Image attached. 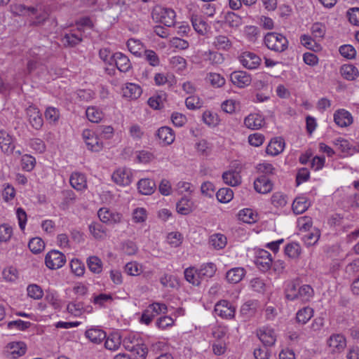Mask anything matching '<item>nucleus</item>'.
<instances>
[{
    "label": "nucleus",
    "instance_id": "nucleus-1",
    "mask_svg": "<svg viewBox=\"0 0 359 359\" xmlns=\"http://www.w3.org/2000/svg\"><path fill=\"white\" fill-rule=\"evenodd\" d=\"M151 16L154 21L162 23L167 27L175 25V13L171 8L156 6L153 8Z\"/></svg>",
    "mask_w": 359,
    "mask_h": 359
},
{
    "label": "nucleus",
    "instance_id": "nucleus-2",
    "mask_svg": "<svg viewBox=\"0 0 359 359\" xmlns=\"http://www.w3.org/2000/svg\"><path fill=\"white\" fill-rule=\"evenodd\" d=\"M267 48L278 53H282L288 48V41L285 36L276 32H269L264 37Z\"/></svg>",
    "mask_w": 359,
    "mask_h": 359
},
{
    "label": "nucleus",
    "instance_id": "nucleus-3",
    "mask_svg": "<svg viewBox=\"0 0 359 359\" xmlns=\"http://www.w3.org/2000/svg\"><path fill=\"white\" fill-rule=\"evenodd\" d=\"M82 136L88 149L91 151L99 152L103 149V142L95 132L86 129L83 131Z\"/></svg>",
    "mask_w": 359,
    "mask_h": 359
},
{
    "label": "nucleus",
    "instance_id": "nucleus-4",
    "mask_svg": "<svg viewBox=\"0 0 359 359\" xmlns=\"http://www.w3.org/2000/svg\"><path fill=\"white\" fill-rule=\"evenodd\" d=\"M66 262L64 254L58 250H51L45 258V263L48 268L50 269H57L62 267Z\"/></svg>",
    "mask_w": 359,
    "mask_h": 359
},
{
    "label": "nucleus",
    "instance_id": "nucleus-5",
    "mask_svg": "<svg viewBox=\"0 0 359 359\" xmlns=\"http://www.w3.org/2000/svg\"><path fill=\"white\" fill-rule=\"evenodd\" d=\"M27 346L24 342H11L5 348V355L6 357H11L15 359L25 354Z\"/></svg>",
    "mask_w": 359,
    "mask_h": 359
},
{
    "label": "nucleus",
    "instance_id": "nucleus-6",
    "mask_svg": "<svg viewBox=\"0 0 359 359\" xmlns=\"http://www.w3.org/2000/svg\"><path fill=\"white\" fill-rule=\"evenodd\" d=\"M241 63L247 69H253L259 67L261 58L254 53L244 52L239 57Z\"/></svg>",
    "mask_w": 359,
    "mask_h": 359
},
{
    "label": "nucleus",
    "instance_id": "nucleus-7",
    "mask_svg": "<svg viewBox=\"0 0 359 359\" xmlns=\"http://www.w3.org/2000/svg\"><path fill=\"white\" fill-rule=\"evenodd\" d=\"M215 313L225 318H231L235 315V308L226 300H222L215 306Z\"/></svg>",
    "mask_w": 359,
    "mask_h": 359
},
{
    "label": "nucleus",
    "instance_id": "nucleus-8",
    "mask_svg": "<svg viewBox=\"0 0 359 359\" xmlns=\"http://www.w3.org/2000/svg\"><path fill=\"white\" fill-rule=\"evenodd\" d=\"M231 81L238 88H244L251 83V76L243 71H235L230 75Z\"/></svg>",
    "mask_w": 359,
    "mask_h": 359
},
{
    "label": "nucleus",
    "instance_id": "nucleus-9",
    "mask_svg": "<svg viewBox=\"0 0 359 359\" xmlns=\"http://www.w3.org/2000/svg\"><path fill=\"white\" fill-rule=\"evenodd\" d=\"M115 183L119 185H129L132 181V174L130 170L126 168H118L111 176Z\"/></svg>",
    "mask_w": 359,
    "mask_h": 359
},
{
    "label": "nucleus",
    "instance_id": "nucleus-10",
    "mask_svg": "<svg viewBox=\"0 0 359 359\" xmlns=\"http://www.w3.org/2000/svg\"><path fill=\"white\" fill-rule=\"evenodd\" d=\"M26 111L32 126L36 130L40 129L43 126V118L39 109L35 107L29 106Z\"/></svg>",
    "mask_w": 359,
    "mask_h": 359
},
{
    "label": "nucleus",
    "instance_id": "nucleus-11",
    "mask_svg": "<svg viewBox=\"0 0 359 359\" xmlns=\"http://www.w3.org/2000/svg\"><path fill=\"white\" fill-rule=\"evenodd\" d=\"M284 148V139L280 137H277L271 139L266 147V152L267 154L271 156H277L283 151Z\"/></svg>",
    "mask_w": 359,
    "mask_h": 359
},
{
    "label": "nucleus",
    "instance_id": "nucleus-12",
    "mask_svg": "<svg viewBox=\"0 0 359 359\" xmlns=\"http://www.w3.org/2000/svg\"><path fill=\"white\" fill-rule=\"evenodd\" d=\"M0 148L7 154H13L15 146L13 137L5 131H0Z\"/></svg>",
    "mask_w": 359,
    "mask_h": 359
},
{
    "label": "nucleus",
    "instance_id": "nucleus-13",
    "mask_svg": "<svg viewBox=\"0 0 359 359\" xmlns=\"http://www.w3.org/2000/svg\"><path fill=\"white\" fill-rule=\"evenodd\" d=\"M254 187L259 193L267 194L272 190L273 184L266 175H262L255 180Z\"/></svg>",
    "mask_w": 359,
    "mask_h": 359
},
{
    "label": "nucleus",
    "instance_id": "nucleus-14",
    "mask_svg": "<svg viewBox=\"0 0 359 359\" xmlns=\"http://www.w3.org/2000/svg\"><path fill=\"white\" fill-rule=\"evenodd\" d=\"M110 60L114 62L116 67L121 72H126L131 68L129 59L121 53H116L110 57Z\"/></svg>",
    "mask_w": 359,
    "mask_h": 359
},
{
    "label": "nucleus",
    "instance_id": "nucleus-15",
    "mask_svg": "<svg viewBox=\"0 0 359 359\" xmlns=\"http://www.w3.org/2000/svg\"><path fill=\"white\" fill-rule=\"evenodd\" d=\"M334 121L340 127H346L353 123L351 114L345 109H339L334 114Z\"/></svg>",
    "mask_w": 359,
    "mask_h": 359
},
{
    "label": "nucleus",
    "instance_id": "nucleus-16",
    "mask_svg": "<svg viewBox=\"0 0 359 359\" xmlns=\"http://www.w3.org/2000/svg\"><path fill=\"white\" fill-rule=\"evenodd\" d=\"M327 344L333 352H340L346 347V341L343 335L336 334L330 337Z\"/></svg>",
    "mask_w": 359,
    "mask_h": 359
},
{
    "label": "nucleus",
    "instance_id": "nucleus-17",
    "mask_svg": "<svg viewBox=\"0 0 359 359\" xmlns=\"http://www.w3.org/2000/svg\"><path fill=\"white\" fill-rule=\"evenodd\" d=\"M257 337L263 344L266 346H271L274 345L276 337L273 330L264 328L257 332Z\"/></svg>",
    "mask_w": 359,
    "mask_h": 359
},
{
    "label": "nucleus",
    "instance_id": "nucleus-18",
    "mask_svg": "<svg viewBox=\"0 0 359 359\" xmlns=\"http://www.w3.org/2000/svg\"><path fill=\"white\" fill-rule=\"evenodd\" d=\"M264 118L258 114H250L244 120L245 126L252 130L259 129L264 123Z\"/></svg>",
    "mask_w": 359,
    "mask_h": 359
},
{
    "label": "nucleus",
    "instance_id": "nucleus-19",
    "mask_svg": "<svg viewBox=\"0 0 359 359\" xmlns=\"http://www.w3.org/2000/svg\"><path fill=\"white\" fill-rule=\"evenodd\" d=\"M156 183L149 179H142L137 182V189L142 195H151L156 189Z\"/></svg>",
    "mask_w": 359,
    "mask_h": 359
},
{
    "label": "nucleus",
    "instance_id": "nucleus-20",
    "mask_svg": "<svg viewBox=\"0 0 359 359\" xmlns=\"http://www.w3.org/2000/svg\"><path fill=\"white\" fill-rule=\"evenodd\" d=\"M85 336L94 344H100L106 338V333L98 328H90L86 331Z\"/></svg>",
    "mask_w": 359,
    "mask_h": 359
},
{
    "label": "nucleus",
    "instance_id": "nucleus-21",
    "mask_svg": "<svg viewBox=\"0 0 359 359\" xmlns=\"http://www.w3.org/2000/svg\"><path fill=\"white\" fill-rule=\"evenodd\" d=\"M142 90L140 86L135 83H128L125 88H123V95L124 97L131 100L137 99L142 94Z\"/></svg>",
    "mask_w": 359,
    "mask_h": 359
},
{
    "label": "nucleus",
    "instance_id": "nucleus-22",
    "mask_svg": "<svg viewBox=\"0 0 359 359\" xmlns=\"http://www.w3.org/2000/svg\"><path fill=\"white\" fill-rule=\"evenodd\" d=\"M222 179L228 185L231 187L238 186L241 182V177L239 172L236 170H228L222 175Z\"/></svg>",
    "mask_w": 359,
    "mask_h": 359
},
{
    "label": "nucleus",
    "instance_id": "nucleus-23",
    "mask_svg": "<svg viewBox=\"0 0 359 359\" xmlns=\"http://www.w3.org/2000/svg\"><path fill=\"white\" fill-rule=\"evenodd\" d=\"M310 206V202L307 198L304 196L297 197L292 203V210L297 214H302Z\"/></svg>",
    "mask_w": 359,
    "mask_h": 359
},
{
    "label": "nucleus",
    "instance_id": "nucleus-24",
    "mask_svg": "<svg viewBox=\"0 0 359 359\" xmlns=\"http://www.w3.org/2000/svg\"><path fill=\"white\" fill-rule=\"evenodd\" d=\"M245 273V271L243 268H233L228 271L226 275V278L229 283H238L243 279Z\"/></svg>",
    "mask_w": 359,
    "mask_h": 359
},
{
    "label": "nucleus",
    "instance_id": "nucleus-25",
    "mask_svg": "<svg viewBox=\"0 0 359 359\" xmlns=\"http://www.w3.org/2000/svg\"><path fill=\"white\" fill-rule=\"evenodd\" d=\"M105 339L104 346L110 351L117 350L121 344V337L117 332L110 334Z\"/></svg>",
    "mask_w": 359,
    "mask_h": 359
},
{
    "label": "nucleus",
    "instance_id": "nucleus-26",
    "mask_svg": "<svg viewBox=\"0 0 359 359\" xmlns=\"http://www.w3.org/2000/svg\"><path fill=\"white\" fill-rule=\"evenodd\" d=\"M184 274L186 280L193 285L198 286L201 284V280L198 277V269L195 267L191 266L186 269Z\"/></svg>",
    "mask_w": 359,
    "mask_h": 359
},
{
    "label": "nucleus",
    "instance_id": "nucleus-27",
    "mask_svg": "<svg viewBox=\"0 0 359 359\" xmlns=\"http://www.w3.org/2000/svg\"><path fill=\"white\" fill-rule=\"evenodd\" d=\"M178 213L187 215L191 213L194 210L193 202L187 198H182L176 205Z\"/></svg>",
    "mask_w": 359,
    "mask_h": 359
},
{
    "label": "nucleus",
    "instance_id": "nucleus-28",
    "mask_svg": "<svg viewBox=\"0 0 359 359\" xmlns=\"http://www.w3.org/2000/svg\"><path fill=\"white\" fill-rule=\"evenodd\" d=\"M217 271L216 265L212 262L204 264L198 269V277L202 280L203 278H212Z\"/></svg>",
    "mask_w": 359,
    "mask_h": 359
},
{
    "label": "nucleus",
    "instance_id": "nucleus-29",
    "mask_svg": "<svg viewBox=\"0 0 359 359\" xmlns=\"http://www.w3.org/2000/svg\"><path fill=\"white\" fill-rule=\"evenodd\" d=\"M158 137L166 144H170L175 140L172 130L169 127H161L157 131Z\"/></svg>",
    "mask_w": 359,
    "mask_h": 359
},
{
    "label": "nucleus",
    "instance_id": "nucleus-30",
    "mask_svg": "<svg viewBox=\"0 0 359 359\" xmlns=\"http://www.w3.org/2000/svg\"><path fill=\"white\" fill-rule=\"evenodd\" d=\"M238 219L243 222L252 224L257 221L258 215L250 208H245L238 212Z\"/></svg>",
    "mask_w": 359,
    "mask_h": 359
},
{
    "label": "nucleus",
    "instance_id": "nucleus-31",
    "mask_svg": "<svg viewBox=\"0 0 359 359\" xmlns=\"http://www.w3.org/2000/svg\"><path fill=\"white\" fill-rule=\"evenodd\" d=\"M69 182L72 187L76 190H82L86 187L85 175L81 173L74 172L72 174Z\"/></svg>",
    "mask_w": 359,
    "mask_h": 359
},
{
    "label": "nucleus",
    "instance_id": "nucleus-32",
    "mask_svg": "<svg viewBox=\"0 0 359 359\" xmlns=\"http://www.w3.org/2000/svg\"><path fill=\"white\" fill-rule=\"evenodd\" d=\"M213 46L217 50H229L232 47V42L228 36L218 35L214 39Z\"/></svg>",
    "mask_w": 359,
    "mask_h": 359
},
{
    "label": "nucleus",
    "instance_id": "nucleus-33",
    "mask_svg": "<svg viewBox=\"0 0 359 359\" xmlns=\"http://www.w3.org/2000/svg\"><path fill=\"white\" fill-rule=\"evenodd\" d=\"M340 72L341 76L348 81L355 79L359 74L358 69L353 65H344L341 67Z\"/></svg>",
    "mask_w": 359,
    "mask_h": 359
},
{
    "label": "nucleus",
    "instance_id": "nucleus-34",
    "mask_svg": "<svg viewBox=\"0 0 359 359\" xmlns=\"http://www.w3.org/2000/svg\"><path fill=\"white\" fill-rule=\"evenodd\" d=\"M87 265L90 271L94 273H100L102 270V262L97 256H90L87 259Z\"/></svg>",
    "mask_w": 359,
    "mask_h": 359
},
{
    "label": "nucleus",
    "instance_id": "nucleus-35",
    "mask_svg": "<svg viewBox=\"0 0 359 359\" xmlns=\"http://www.w3.org/2000/svg\"><path fill=\"white\" fill-rule=\"evenodd\" d=\"M194 29L200 34H204L207 29V23L201 16L193 15L191 18Z\"/></svg>",
    "mask_w": 359,
    "mask_h": 359
},
{
    "label": "nucleus",
    "instance_id": "nucleus-36",
    "mask_svg": "<svg viewBox=\"0 0 359 359\" xmlns=\"http://www.w3.org/2000/svg\"><path fill=\"white\" fill-rule=\"evenodd\" d=\"M226 238L223 234L215 233L210 236L209 243L217 250L224 248L226 245Z\"/></svg>",
    "mask_w": 359,
    "mask_h": 359
},
{
    "label": "nucleus",
    "instance_id": "nucleus-37",
    "mask_svg": "<svg viewBox=\"0 0 359 359\" xmlns=\"http://www.w3.org/2000/svg\"><path fill=\"white\" fill-rule=\"evenodd\" d=\"M224 22L231 28H237L242 25V18L233 12H228Z\"/></svg>",
    "mask_w": 359,
    "mask_h": 359
},
{
    "label": "nucleus",
    "instance_id": "nucleus-38",
    "mask_svg": "<svg viewBox=\"0 0 359 359\" xmlns=\"http://www.w3.org/2000/svg\"><path fill=\"white\" fill-rule=\"evenodd\" d=\"M28 247L33 253L38 254L44 249L45 243L41 238L36 237L29 241Z\"/></svg>",
    "mask_w": 359,
    "mask_h": 359
},
{
    "label": "nucleus",
    "instance_id": "nucleus-39",
    "mask_svg": "<svg viewBox=\"0 0 359 359\" xmlns=\"http://www.w3.org/2000/svg\"><path fill=\"white\" fill-rule=\"evenodd\" d=\"M216 196L219 202L228 203L233 198V193L230 188H222L217 191Z\"/></svg>",
    "mask_w": 359,
    "mask_h": 359
},
{
    "label": "nucleus",
    "instance_id": "nucleus-40",
    "mask_svg": "<svg viewBox=\"0 0 359 359\" xmlns=\"http://www.w3.org/2000/svg\"><path fill=\"white\" fill-rule=\"evenodd\" d=\"M313 295V290L309 285H303L298 287V299L309 301Z\"/></svg>",
    "mask_w": 359,
    "mask_h": 359
},
{
    "label": "nucleus",
    "instance_id": "nucleus-41",
    "mask_svg": "<svg viewBox=\"0 0 359 359\" xmlns=\"http://www.w3.org/2000/svg\"><path fill=\"white\" fill-rule=\"evenodd\" d=\"M313 311L310 307H305L301 310H299L297 313V320L299 323H302V324H305L308 322L311 318L313 316Z\"/></svg>",
    "mask_w": 359,
    "mask_h": 359
},
{
    "label": "nucleus",
    "instance_id": "nucleus-42",
    "mask_svg": "<svg viewBox=\"0 0 359 359\" xmlns=\"http://www.w3.org/2000/svg\"><path fill=\"white\" fill-rule=\"evenodd\" d=\"M127 46L130 52L135 55H140L141 51L143 50V44L140 41L134 39L128 40Z\"/></svg>",
    "mask_w": 359,
    "mask_h": 359
},
{
    "label": "nucleus",
    "instance_id": "nucleus-43",
    "mask_svg": "<svg viewBox=\"0 0 359 359\" xmlns=\"http://www.w3.org/2000/svg\"><path fill=\"white\" fill-rule=\"evenodd\" d=\"M130 352L133 353L135 359H145L148 353V348L144 344L137 343Z\"/></svg>",
    "mask_w": 359,
    "mask_h": 359
},
{
    "label": "nucleus",
    "instance_id": "nucleus-44",
    "mask_svg": "<svg viewBox=\"0 0 359 359\" xmlns=\"http://www.w3.org/2000/svg\"><path fill=\"white\" fill-rule=\"evenodd\" d=\"M27 294L34 299H40L43 295L42 288L36 284L29 285L27 289Z\"/></svg>",
    "mask_w": 359,
    "mask_h": 359
},
{
    "label": "nucleus",
    "instance_id": "nucleus-45",
    "mask_svg": "<svg viewBox=\"0 0 359 359\" xmlns=\"http://www.w3.org/2000/svg\"><path fill=\"white\" fill-rule=\"evenodd\" d=\"M62 41L65 46L74 47L82 41V37L76 34L69 33L64 36Z\"/></svg>",
    "mask_w": 359,
    "mask_h": 359
},
{
    "label": "nucleus",
    "instance_id": "nucleus-46",
    "mask_svg": "<svg viewBox=\"0 0 359 359\" xmlns=\"http://www.w3.org/2000/svg\"><path fill=\"white\" fill-rule=\"evenodd\" d=\"M86 114L88 120L93 123H98L102 118V113L93 107H88Z\"/></svg>",
    "mask_w": 359,
    "mask_h": 359
},
{
    "label": "nucleus",
    "instance_id": "nucleus-47",
    "mask_svg": "<svg viewBox=\"0 0 359 359\" xmlns=\"http://www.w3.org/2000/svg\"><path fill=\"white\" fill-rule=\"evenodd\" d=\"M207 80L213 87L219 88L225 83V79L219 74L210 73L207 76Z\"/></svg>",
    "mask_w": 359,
    "mask_h": 359
},
{
    "label": "nucleus",
    "instance_id": "nucleus-48",
    "mask_svg": "<svg viewBox=\"0 0 359 359\" xmlns=\"http://www.w3.org/2000/svg\"><path fill=\"white\" fill-rule=\"evenodd\" d=\"M301 252L300 247L298 244L292 243L287 244L285 248V253L290 258H297Z\"/></svg>",
    "mask_w": 359,
    "mask_h": 359
},
{
    "label": "nucleus",
    "instance_id": "nucleus-49",
    "mask_svg": "<svg viewBox=\"0 0 359 359\" xmlns=\"http://www.w3.org/2000/svg\"><path fill=\"white\" fill-rule=\"evenodd\" d=\"M72 271L77 276H81L84 274L85 266L84 264L77 259H72L70 263Z\"/></svg>",
    "mask_w": 359,
    "mask_h": 359
},
{
    "label": "nucleus",
    "instance_id": "nucleus-50",
    "mask_svg": "<svg viewBox=\"0 0 359 359\" xmlns=\"http://www.w3.org/2000/svg\"><path fill=\"white\" fill-rule=\"evenodd\" d=\"M298 287L294 283H290L285 289V297L289 300H294L298 299Z\"/></svg>",
    "mask_w": 359,
    "mask_h": 359
},
{
    "label": "nucleus",
    "instance_id": "nucleus-51",
    "mask_svg": "<svg viewBox=\"0 0 359 359\" xmlns=\"http://www.w3.org/2000/svg\"><path fill=\"white\" fill-rule=\"evenodd\" d=\"M165 94L162 93L161 95H154L148 100V104L154 109L161 108L163 104V102L165 100Z\"/></svg>",
    "mask_w": 359,
    "mask_h": 359
},
{
    "label": "nucleus",
    "instance_id": "nucleus-52",
    "mask_svg": "<svg viewBox=\"0 0 359 359\" xmlns=\"http://www.w3.org/2000/svg\"><path fill=\"white\" fill-rule=\"evenodd\" d=\"M123 347L128 351H133L135 346V344L140 343L137 338L134 334H130L121 340Z\"/></svg>",
    "mask_w": 359,
    "mask_h": 359
},
{
    "label": "nucleus",
    "instance_id": "nucleus-53",
    "mask_svg": "<svg viewBox=\"0 0 359 359\" xmlns=\"http://www.w3.org/2000/svg\"><path fill=\"white\" fill-rule=\"evenodd\" d=\"M339 53L343 57L347 59H353L356 55V50L353 46L348 44L340 46Z\"/></svg>",
    "mask_w": 359,
    "mask_h": 359
},
{
    "label": "nucleus",
    "instance_id": "nucleus-54",
    "mask_svg": "<svg viewBox=\"0 0 359 359\" xmlns=\"http://www.w3.org/2000/svg\"><path fill=\"white\" fill-rule=\"evenodd\" d=\"M95 132L97 135H100L103 138L109 139L113 135L114 129L109 126H99L97 127Z\"/></svg>",
    "mask_w": 359,
    "mask_h": 359
},
{
    "label": "nucleus",
    "instance_id": "nucleus-55",
    "mask_svg": "<svg viewBox=\"0 0 359 359\" xmlns=\"http://www.w3.org/2000/svg\"><path fill=\"white\" fill-rule=\"evenodd\" d=\"M167 241L172 247L177 248L182 243V236L179 232H171L168 233Z\"/></svg>",
    "mask_w": 359,
    "mask_h": 359
},
{
    "label": "nucleus",
    "instance_id": "nucleus-56",
    "mask_svg": "<svg viewBox=\"0 0 359 359\" xmlns=\"http://www.w3.org/2000/svg\"><path fill=\"white\" fill-rule=\"evenodd\" d=\"M13 233V229L6 224L0 225V241L6 242L10 240Z\"/></svg>",
    "mask_w": 359,
    "mask_h": 359
},
{
    "label": "nucleus",
    "instance_id": "nucleus-57",
    "mask_svg": "<svg viewBox=\"0 0 359 359\" xmlns=\"http://www.w3.org/2000/svg\"><path fill=\"white\" fill-rule=\"evenodd\" d=\"M144 57L146 60L153 67L158 66L159 65V58L157 54L151 50H145Z\"/></svg>",
    "mask_w": 359,
    "mask_h": 359
},
{
    "label": "nucleus",
    "instance_id": "nucleus-58",
    "mask_svg": "<svg viewBox=\"0 0 359 359\" xmlns=\"http://www.w3.org/2000/svg\"><path fill=\"white\" fill-rule=\"evenodd\" d=\"M2 276L6 281L13 282L18 278V271L13 267H8L2 271Z\"/></svg>",
    "mask_w": 359,
    "mask_h": 359
},
{
    "label": "nucleus",
    "instance_id": "nucleus-59",
    "mask_svg": "<svg viewBox=\"0 0 359 359\" xmlns=\"http://www.w3.org/2000/svg\"><path fill=\"white\" fill-rule=\"evenodd\" d=\"M89 230L96 238H100L104 233L103 226L98 222H94L89 225Z\"/></svg>",
    "mask_w": 359,
    "mask_h": 359
},
{
    "label": "nucleus",
    "instance_id": "nucleus-60",
    "mask_svg": "<svg viewBox=\"0 0 359 359\" xmlns=\"http://www.w3.org/2000/svg\"><path fill=\"white\" fill-rule=\"evenodd\" d=\"M7 326L9 329L15 327L19 330L24 331L31 326V323L25 322L22 320H17L9 322Z\"/></svg>",
    "mask_w": 359,
    "mask_h": 359
},
{
    "label": "nucleus",
    "instance_id": "nucleus-61",
    "mask_svg": "<svg viewBox=\"0 0 359 359\" xmlns=\"http://www.w3.org/2000/svg\"><path fill=\"white\" fill-rule=\"evenodd\" d=\"M349 22L356 26H359V8H352L347 11Z\"/></svg>",
    "mask_w": 359,
    "mask_h": 359
},
{
    "label": "nucleus",
    "instance_id": "nucleus-62",
    "mask_svg": "<svg viewBox=\"0 0 359 359\" xmlns=\"http://www.w3.org/2000/svg\"><path fill=\"white\" fill-rule=\"evenodd\" d=\"M226 343L222 339H217L212 344V351L215 355H221L226 351Z\"/></svg>",
    "mask_w": 359,
    "mask_h": 359
},
{
    "label": "nucleus",
    "instance_id": "nucleus-63",
    "mask_svg": "<svg viewBox=\"0 0 359 359\" xmlns=\"http://www.w3.org/2000/svg\"><path fill=\"white\" fill-rule=\"evenodd\" d=\"M311 32L316 38H323L325 33V27L324 25L316 22L311 27Z\"/></svg>",
    "mask_w": 359,
    "mask_h": 359
},
{
    "label": "nucleus",
    "instance_id": "nucleus-64",
    "mask_svg": "<svg viewBox=\"0 0 359 359\" xmlns=\"http://www.w3.org/2000/svg\"><path fill=\"white\" fill-rule=\"evenodd\" d=\"M35 158L29 155H25L22 158V168L31 171L35 166Z\"/></svg>",
    "mask_w": 359,
    "mask_h": 359
}]
</instances>
